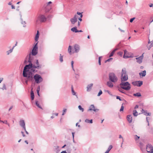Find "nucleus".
<instances>
[{
	"mask_svg": "<svg viewBox=\"0 0 153 153\" xmlns=\"http://www.w3.org/2000/svg\"><path fill=\"white\" fill-rule=\"evenodd\" d=\"M36 66L33 64V59L30 53L27 55L25 60L24 61V63L25 65L24 67H39V62L37 60H36Z\"/></svg>",
	"mask_w": 153,
	"mask_h": 153,
	"instance_id": "obj_1",
	"label": "nucleus"
},
{
	"mask_svg": "<svg viewBox=\"0 0 153 153\" xmlns=\"http://www.w3.org/2000/svg\"><path fill=\"white\" fill-rule=\"evenodd\" d=\"M120 88L126 91L130 89L131 87L130 84L128 82H122L120 84Z\"/></svg>",
	"mask_w": 153,
	"mask_h": 153,
	"instance_id": "obj_2",
	"label": "nucleus"
},
{
	"mask_svg": "<svg viewBox=\"0 0 153 153\" xmlns=\"http://www.w3.org/2000/svg\"><path fill=\"white\" fill-rule=\"evenodd\" d=\"M128 79V76L126 71L123 69L122 70L120 77L121 82H125L127 81Z\"/></svg>",
	"mask_w": 153,
	"mask_h": 153,
	"instance_id": "obj_3",
	"label": "nucleus"
},
{
	"mask_svg": "<svg viewBox=\"0 0 153 153\" xmlns=\"http://www.w3.org/2000/svg\"><path fill=\"white\" fill-rule=\"evenodd\" d=\"M109 79L112 82L115 83L118 80V79L115 74L113 73H110L109 74Z\"/></svg>",
	"mask_w": 153,
	"mask_h": 153,
	"instance_id": "obj_4",
	"label": "nucleus"
},
{
	"mask_svg": "<svg viewBox=\"0 0 153 153\" xmlns=\"http://www.w3.org/2000/svg\"><path fill=\"white\" fill-rule=\"evenodd\" d=\"M24 68L23 72V75L24 77H27V74L30 72L29 70L31 69V68ZM30 76L29 75L28 76V78L30 77Z\"/></svg>",
	"mask_w": 153,
	"mask_h": 153,
	"instance_id": "obj_5",
	"label": "nucleus"
},
{
	"mask_svg": "<svg viewBox=\"0 0 153 153\" xmlns=\"http://www.w3.org/2000/svg\"><path fill=\"white\" fill-rule=\"evenodd\" d=\"M38 42L35 44L34 47L32 49L31 51L32 55L33 56H35L38 53V46L37 44Z\"/></svg>",
	"mask_w": 153,
	"mask_h": 153,
	"instance_id": "obj_6",
	"label": "nucleus"
},
{
	"mask_svg": "<svg viewBox=\"0 0 153 153\" xmlns=\"http://www.w3.org/2000/svg\"><path fill=\"white\" fill-rule=\"evenodd\" d=\"M34 78L35 79L36 82L37 83H39L42 81V78L39 75L37 74H36L34 75Z\"/></svg>",
	"mask_w": 153,
	"mask_h": 153,
	"instance_id": "obj_7",
	"label": "nucleus"
},
{
	"mask_svg": "<svg viewBox=\"0 0 153 153\" xmlns=\"http://www.w3.org/2000/svg\"><path fill=\"white\" fill-rule=\"evenodd\" d=\"M146 150L148 153H153V147L150 144H148L147 145Z\"/></svg>",
	"mask_w": 153,
	"mask_h": 153,
	"instance_id": "obj_8",
	"label": "nucleus"
},
{
	"mask_svg": "<svg viewBox=\"0 0 153 153\" xmlns=\"http://www.w3.org/2000/svg\"><path fill=\"white\" fill-rule=\"evenodd\" d=\"M38 19L41 22H45L46 21V17L43 15H39L38 16Z\"/></svg>",
	"mask_w": 153,
	"mask_h": 153,
	"instance_id": "obj_9",
	"label": "nucleus"
},
{
	"mask_svg": "<svg viewBox=\"0 0 153 153\" xmlns=\"http://www.w3.org/2000/svg\"><path fill=\"white\" fill-rule=\"evenodd\" d=\"M77 15H75L73 18H71L70 19V21L72 24H74L76 22H77Z\"/></svg>",
	"mask_w": 153,
	"mask_h": 153,
	"instance_id": "obj_10",
	"label": "nucleus"
},
{
	"mask_svg": "<svg viewBox=\"0 0 153 153\" xmlns=\"http://www.w3.org/2000/svg\"><path fill=\"white\" fill-rule=\"evenodd\" d=\"M143 54L144 53H143L140 56L136 58V62L140 64L142 62V60L143 58Z\"/></svg>",
	"mask_w": 153,
	"mask_h": 153,
	"instance_id": "obj_11",
	"label": "nucleus"
},
{
	"mask_svg": "<svg viewBox=\"0 0 153 153\" xmlns=\"http://www.w3.org/2000/svg\"><path fill=\"white\" fill-rule=\"evenodd\" d=\"M92 110L95 112H97L99 111V109H95L94 105H91L90 106L89 109L88 110V111Z\"/></svg>",
	"mask_w": 153,
	"mask_h": 153,
	"instance_id": "obj_12",
	"label": "nucleus"
},
{
	"mask_svg": "<svg viewBox=\"0 0 153 153\" xmlns=\"http://www.w3.org/2000/svg\"><path fill=\"white\" fill-rule=\"evenodd\" d=\"M74 48L75 51L74 52H73V53H77L79 52L80 50V47L79 45L77 44H75L74 46Z\"/></svg>",
	"mask_w": 153,
	"mask_h": 153,
	"instance_id": "obj_13",
	"label": "nucleus"
},
{
	"mask_svg": "<svg viewBox=\"0 0 153 153\" xmlns=\"http://www.w3.org/2000/svg\"><path fill=\"white\" fill-rule=\"evenodd\" d=\"M19 123L20 126L22 127L23 129L25 128H26L25 123L24 120H20Z\"/></svg>",
	"mask_w": 153,
	"mask_h": 153,
	"instance_id": "obj_14",
	"label": "nucleus"
},
{
	"mask_svg": "<svg viewBox=\"0 0 153 153\" xmlns=\"http://www.w3.org/2000/svg\"><path fill=\"white\" fill-rule=\"evenodd\" d=\"M131 115H129L127 116V119L129 123H131L132 121V118Z\"/></svg>",
	"mask_w": 153,
	"mask_h": 153,
	"instance_id": "obj_15",
	"label": "nucleus"
},
{
	"mask_svg": "<svg viewBox=\"0 0 153 153\" xmlns=\"http://www.w3.org/2000/svg\"><path fill=\"white\" fill-rule=\"evenodd\" d=\"M146 111L144 110L143 109H142V113L144 115L146 116H150L151 113H147Z\"/></svg>",
	"mask_w": 153,
	"mask_h": 153,
	"instance_id": "obj_16",
	"label": "nucleus"
},
{
	"mask_svg": "<svg viewBox=\"0 0 153 153\" xmlns=\"http://www.w3.org/2000/svg\"><path fill=\"white\" fill-rule=\"evenodd\" d=\"M93 84L92 83L88 85L87 88V91H90L91 89V88L93 86Z\"/></svg>",
	"mask_w": 153,
	"mask_h": 153,
	"instance_id": "obj_17",
	"label": "nucleus"
},
{
	"mask_svg": "<svg viewBox=\"0 0 153 153\" xmlns=\"http://www.w3.org/2000/svg\"><path fill=\"white\" fill-rule=\"evenodd\" d=\"M111 82L109 81L107 82V85L110 88H112L113 86V84Z\"/></svg>",
	"mask_w": 153,
	"mask_h": 153,
	"instance_id": "obj_18",
	"label": "nucleus"
},
{
	"mask_svg": "<svg viewBox=\"0 0 153 153\" xmlns=\"http://www.w3.org/2000/svg\"><path fill=\"white\" fill-rule=\"evenodd\" d=\"M139 75L140 76H145L146 74V72L145 70L143 71L142 72L139 73Z\"/></svg>",
	"mask_w": 153,
	"mask_h": 153,
	"instance_id": "obj_19",
	"label": "nucleus"
},
{
	"mask_svg": "<svg viewBox=\"0 0 153 153\" xmlns=\"http://www.w3.org/2000/svg\"><path fill=\"white\" fill-rule=\"evenodd\" d=\"M128 53V51H127L126 50H124V55L123 56V57L124 58H127L129 57L127 56V55Z\"/></svg>",
	"mask_w": 153,
	"mask_h": 153,
	"instance_id": "obj_20",
	"label": "nucleus"
},
{
	"mask_svg": "<svg viewBox=\"0 0 153 153\" xmlns=\"http://www.w3.org/2000/svg\"><path fill=\"white\" fill-rule=\"evenodd\" d=\"M77 15H80V17L78 19L80 21H81L82 20V19L81 18L82 17V16H83V15L82 14V13H81L77 12Z\"/></svg>",
	"mask_w": 153,
	"mask_h": 153,
	"instance_id": "obj_21",
	"label": "nucleus"
},
{
	"mask_svg": "<svg viewBox=\"0 0 153 153\" xmlns=\"http://www.w3.org/2000/svg\"><path fill=\"white\" fill-rule=\"evenodd\" d=\"M71 30L72 31L75 33H77L78 31V30H77L76 27H75L72 28Z\"/></svg>",
	"mask_w": 153,
	"mask_h": 153,
	"instance_id": "obj_22",
	"label": "nucleus"
},
{
	"mask_svg": "<svg viewBox=\"0 0 153 153\" xmlns=\"http://www.w3.org/2000/svg\"><path fill=\"white\" fill-rule=\"evenodd\" d=\"M30 95L31 100H33L34 98V95L33 92L32 90L31 91Z\"/></svg>",
	"mask_w": 153,
	"mask_h": 153,
	"instance_id": "obj_23",
	"label": "nucleus"
},
{
	"mask_svg": "<svg viewBox=\"0 0 153 153\" xmlns=\"http://www.w3.org/2000/svg\"><path fill=\"white\" fill-rule=\"evenodd\" d=\"M15 46H13L12 49H10V50H9L8 51H7V54L8 55H9L10 53H12L13 52V50Z\"/></svg>",
	"mask_w": 153,
	"mask_h": 153,
	"instance_id": "obj_24",
	"label": "nucleus"
},
{
	"mask_svg": "<svg viewBox=\"0 0 153 153\" xmlns=\"http://www.w3.org/2000/svg\"><path fill=\"white\" fill-rule=\"evenodd\" d=\"M117 50V48H116V49H114L113 51L111 52V53L110 55H109V57H111L112 56H113V55L114 53Z\"/></svg>",
	"mask_w": 153,
	"mask_h": 153,
	"instance_id": "obj_25",
	"label": "nucleus"
},
{
	"mask_svg": "<svg viewBox=\"0 0 153 153\" xmlns=\"http://www.w3.org/2000/svg\"><path fill=\"white\" fill-rule=\"evenodd\" d=\"M36 105L39 108L42 109V107L40 105H39V103L38 102V101H36Z\"/></svg>",
	"mask_w": 153,
	"mask_h": 153,
	"instance_id": "obj_26",
	"label": "nucleus"
},
{
	"mask_svg": "<svg viewBox=\"0 0 153 153\" xmlns=\"http://www.w3.org/2000/svg\"><path fill=\"white\" fill-rule=\"evenodd\" d=\"M72 47L69 45V46L68 49V53H70V54H71V50H72Z\"/></svg>",
	"mask_w": 153,
	"mask_h": 153,
	"instance_id": "obj_27",
	"label": "nucleus"
},
{
	"mask_svg": "<svg viewBox=\"0 0 153 153\" xmlns=\"http://www.w3.org/2000/svg\"><path fill=\"white\" fill-rule=\"evenodd\" d=\"M138 81H136L132 82V84L134 86H138Z\"/></svg>",
	"mask_w": 153,
	"mask_h": 153,
	"instance_id": "obj_28",
	"label": "nucleus"
},
{
	"mask_svg": "<svg viewBox=\"0 0 153 153\" xmlns=\"http://www.w3.org/2000/svg\"><path fill=\"white\" fill-rule=\"evenodd\" d=\"M133 95L134 96H137V97H140L141 96V94L140 93L137 92L135 94H133Z\"/></svg>",
	"mask_w": 153,
	"mask_h": 153,
	"instance_id": "obj_29",
	"label": "nucleus"
},
{
	"mask_svg": "<svg viewBox=\"0 0 153 153\" xmlns=\"http://www.w3.org/2000/svg\"><path fill=\"white\" fill-rule=\"evenodd\" d=\"M71 91L72 94L74 95H75L76 96V97L77 98L78 97L77 95H76V93L74 92V91L73 89V88L72 87V86L71 87Z\"/></svg>",
	"mask_w": 153,
	"mask_h": 153,
	"instance_id": "obj_30",
	"label": "nucleus"
},
{
	"mask_svg": "<svg viewBox=\"0 0 153 153\" xmlns=\"http://www.w3.org/2000/svg\"><path fill=\"white\" fill-rule=\"evenodd\" d=\"M133 114L134 116L136 117L138 115L137 112L136 110H134L133 111Z\"/></svg>",
	"mask_w": 153,
	"mask_h": 153,
	"instance_id": "obj_31",
	"label": "nucleus"
},
{
	"mask_svg": "<svg viewBox=\"0 0 153 153\" xmlns=\"http://www.w3.org/2000/svg\"><path fill=\"white\" fill-rule=\"evenodd\" d=\"M143 84V81H138V86L140 87Z\"/></svg>",
	"mask_w": 153,
	"mask_h": 153,
	"instance_id": "obj_32",
	"label": "nucleus"
},
{
	"mask_svg": "<svg viewBox=\"0 0 153 153\" xmlns=\"http://www.w3.org/2000/svg\"><path fill=\"white\" fill-rule=\"evenodd\" d=\"M78 108L82 112H83L84 111V108L82 107L80 105H79L78 107Z\"/></svg>",
	"mask_w": 153,
	"mask_h": 153,
	"instance_id": "obj_33",
	"label": "nucleus"
},
{
	"mask_svg": "<svg viewBox=\"0 0 153 153\" xmlns=\"http://www.w3.org/2000/svg\"><path fill=\"white\" fill-rule=\"evenodd\" d=\"M63 56H62L61 54H60V57H59V60L61 62H63Z\"/></svg>",
	"mask_w": 153,
	"mask_h": 153,
	"instance_id": "obj_34",
	"label": "nucleus"
},
{
	"mask_svg": "<svg viewBox=\"0 0 153 153\" xmlns=\"http://www.w3.org/2000/svg\"><path fill=\"white\" fill-rule=\"evenodd\" d=\"M66 111H67L66 109V108L64 109L62 111L63 113H62V115H64L65 114V113H66Z\"/></svg>",
	"mask_w": 153,
	"mask_h": 153,
	"instance_id": "obj_35",
	"label": "nucleus"
},
{
	"mask_svg": "<svg viewBox=\"0 0 153 153\" xmlns=\"http://www.w3.org/2000/svg\"><path fill=\"white\" fill-rule=\"evenodd\" d=\"M123 103L122 104L121 108L120 110V111H123L124 108V107L123 106Z\"/></svg>",
	"mask_w": 153,
	"mask_h": 153,
	"instance_id": "obj_36",
	"label": "nucleus"
},
{
	"mask_svg": "<svg viewBox=\"0 0 153 153\" xmlns=\"http://www.w3.org/2000/svg\"><path fill=\"white\" fill-rule=\"evenodd\" d=\"M102 57V56H100L99 57L98 63L100 65H101V60Z\"/></svg>",
	"mask_w": 153,
	"mask_h": 153,
	"instance_id": "obj_37",
	"label": "nucleus"
},
{
	"mask_svg": "<svg viewBox=\"0 0 153 153\" xmlns=\"http://www.w3.org/2000/svg\"><path fill=\"white\" fill-rule=\"evenodd\" d=\"M1 89H2V90H6V86H5V84H3V87L1 88Z\"/></svg>",
	"mask_w": 153,
	"mask_h": 153,
	"instance_id": "obj_38",
	"label": "nucleus"
},
{
	"mask_svg": "<svg viewBox=\"0 0 153 153\" xmlns=\"http://www.w3.org/2000/svg\"><path fill=\"white\" fill-rule=\"evenodd\" d=\"M112 59H113V58H110L108 59L107 60H105V62L106 63L107 62H110V61L112 60Z\"/></svg>",
	"mask_w": 153,
	"mask_h": 153,
	"instance_id": "obj_39",
	"label": "nucleus"
},
{
	"mask_svg": "<svg viewBox=\"0 0 153 153\" xmlns=\"http://www.w3.org/2000/svg\"><path fill=\"white\" fill-rule=\"evenodd\" d=\"M139 146L141 149L142 150V147H143V144L141 142H140L139 143Z\"/></svg>",
	"mask_w": 153,
	"mask_h": 153,
	"instance_id": "obj_40",
	"label": "nucleus"
},
{
	"mask_svg": "<svg viewBox=\"0 0 153 153\" xmlns=\"http://www.w3.org/2000/svg\"><path fill=\"white\" fill-rule=\"evenodd\" d=\"M22 22H21V23L22 24L24 25L23 27H26V25H25V24H26V22L25 21H23L22 19Z\"/></svg>",
	"mask_w": 153,
	"mask_h": 153,
	"instance_id": "obj_41",
	"label": "nucleus"
},
{
	"mask_svg": "<svg viewBox=\"0 0 153 153\" xmlns=\"http://www.w3.org/2000/svg\"><path fill=\"white\" fill-rule=\"evenodd\" d=\"M140 138V137L138 136L137 135L135 136V139L136 140H138Z\"/></svg>",
	"mask_w": 153,
	"mask_h": 153,
	"instance_id": "obj_42",
	"label": "nucleus"
},
{
	"mask_svg": "<svg viewBox=\"0 0 153 153\" xmlns=\"http://www.w3.org/2000/svg\"><path fill=\"white\" fill-rule=\"evenodd\" d=\"M112 147H113L112 145H110L107 150L109 151L112 148Z\"/></svg>",
	"mask_w": 153,
	"mask_h": 153,
	"instance_id": "obj_43",
	"label": "nucleus"
},
{
	"mask_svg": "<svg viewBox=\"0 0 153 153\" xmlns=\"http://www.w3.org/2000/svg\"><path fill=\"white\" fill-rule=\"evenodd\" d=\"M102 94V91L101 90H100L99 92L97 94L98 96H100Z\"/></svg>",
	"mask_w": 153,
	"mask_h": 153,
	"instance_id": "obj_44",
	"label": "nucleus"
},
{
	"mask_svg": "<svg viewBox=\"0 0 153 153\" xmlns=\"http://www.w3.org/2000/svg\"><path fill=\"white\" fill-rule=\"evenodd\" d=\"M39 89H40L39 86L38 88L37 89V93L39 96Z\"/></svg>",
	"mask_w": 153,
	"mask_h": 153,
	"instance_id": "obj_45",
	"label": "nucleus"
},
{
	"mask_svg": "<svg viewBox=\"0 0 153 153\" xmlns=\"http://www.w3.org/2000/svg\"><path fill=\"white\" fill-rule=\"evenodd\" d=\"M39 38V36H35V40L36 42H38V40Z\"/></svg>",
	"mask_w": 153,
	"mask_h": 153,
	"instance_id": "obj_46",
	"label": "nucleus"
},
{
	"mask_svg": "<svg viewBox=\"0 0 153 153\" xmlns=\"http://www.w3.org/2000/svg\"><path fill=\"white\" fill-rule=\"evenodd\" d=\"M122 89V88H119L118 89L119 91H120V92H121V93H124V91Z\"/></svg>",
	"mask_w": 153,
	"mask_h": 153,
	"instance_id": "obj_47",
	"label": "nucleus"
},
{
	"mask_svg": "<svg viewBox=\"0 0 153 153\" xmlns=\"http://www.w3.org/2000/svg\"><path fill=\"white\" fill-rule=\"evenodd\" d=\"M148 119H150V117H146V120L147 122L148 123V125L149 126V121H148Z\"/></svg>",
	"mask_w": 153,
	"mask_h": 153,
	"instance_id": "obj_48",
	"label": "nucleus"
},
{
	"mask_svg": "<svg viewBox=\"0 0 153 153\" xmlns=\"http://www.w3.org/2000/svg\"><path fill=\"white\" fill-rule=\"evenodd\" d=\"M116 99H117L119 100L120 101H122V100L120 98V97L119 96H116Z\"/></svg>",
	"mask_w": 153,
	"mask_h": 153,
	"instance_id": "obj_49",
	"label": "nucleus"
},
{
	"mask_svg": "<svg viewBox=\"0 0 153 153\" xmlns=\"http://www.w3.org/2000/svg\"><path fill=\"white\" fill-rule=\"evenodd\" d=\"M152 47V46H151V45H150L149 46H148V45L147 46V47L149 50Z\"/></svg>",
	"mask_w": 153,
	"mask_h": 153,
	"instance_id": "obj_50",
	"label": "nucleus"
},
{
	"mask_svg": "<svg viewBox=\"0 0 153 153\" xmlns=\"http://www.w3.org/2000/svg\"><path fill=\"white\" fill-rule=\"evenodd\" d=\"M135 18H132L130 20V22H132L135 19Z\"/></svg>",
	"mask_w": 153,
	"mask_h": 153,
	"instance_id": "obj_51",
	"label": "nucleus"
},
{
	"mask_svg": "<svg viewBox=\"0 0 153 153\" xmlns=\"http://www.w3.org/2000/svg\"><path fill=\"white\" fill-rule=\"evenodd\" d=\"M85 122L86 123H89V120L87 119L85 120Z\"/></svg>",
	"mask_w": 153,
	"mask_h": 153,
	"instance_id": "obj_52",
	"label": "nucleus"
},
{
	"mask_svg": "<svg viewBox=\"0 0 153 153\" xmlns=\"http://www.w3.org/2000/svg\"><path fill=\"white\" fill-rule=\"evenodd\" d=\"M118 54L120 56H122L123 55V53L121 52H120L118 53Z\"/></svg>",
	"mask_w": 153,
	"mask_h": 153,
	"instance_id": "obj_53",
	"label": "nucleus"
},
{
	"mask_svg": "<svg viewBox=\"0 0 153 153\" xmlns=\"http://www.w3.org/2000/svg\"><path fill=\"white\" fill-rule=\"evenodd\" d=\"M24 130L26 133L27 134H29V133L28 132L26 131V128H24Z\"/></svg>",
	"mask_w": 153,
	"mask_h": 153,
	"instance_id": "obj_54",
	"label": "nucleus"
},
{
	"mask_svg": "<svg viewBox=\"0 0 153 153\" xmlns=\"http://www.w3.org/2000/svg\"><path fill=\"white\" fill-rule=\"evenodd\" d=\"M21 133L22 134V136L23 137H25V134H24V132L22 131H21Z\"/></svg>",
	"mask_w": 153,
	"mask_h": 153,
	"instance_id": "obj_55",
	"label": "nucleus"
},
{
	"mask_svg": "<svg viewBox=\"0 0 153 153\" xmlns=\"http://www.w3.org/2000/svg\"><path fill=\"white\" fill-rule=\"evenodd\" d=\"M73 64H74V62H73V61H72L71 62V67H74Z\"/></svg>",
	"mask_w": 153,
	"mask_h": 153,
	"instance_id": "obj_56",
	"label": "nucleus"
},
{
	"mask_svg": "<svg viewBox=\"0 0 153 153\" xmlns=\"http://www.w3.org/2000/svg\"><path fill=\"white\" fill-rule=\"evenodd\" d=\"M3 79V78H0V83L2 81Z\"/></svg>",
	"mask_w": 153,
	"mask_h": 153,
	"instance_id": "obj_57",
	"label": "nucleus"
},
{
	"mask_svg": "<svg viewBox=\"0 0 153 153\" xmlns=\"http://www.w3.org/2000/svg\"><path fill=\"white\" fill-rule=\"evenodd\" d=\"M36 36H39V31H37V33L36 35Z\"/></svg>",
	"mask_w": 153,
	"mask_h": 153,
	"instance_id": "obj_58",
	"label": "nucleus"
},
{
	"mask_svg": "<svg viewBox=\"0 0 153 153\" xmlns=\"http://www.w3.org/2000/svg\"><path fill=\"white\" fill-rule=\"evenodd\" d=\"M11 8H12V9H15V7L14 6H13V5H11Z\"/></svg>",
	"mask_w": 153,
	"mask_h": 153,
	"instance_id": "obj_59",
	"label": "nucleus"
},
{
	"mask_svg": "<svg viewBox=\"0 0 153 153\" xmlns=\"http://www.w3.org/2000/svg\"><path fill=\"white\" fill-rule=\"evenodd\" d=\"M72 137H73V139H74V133L73 132L72 133Z\"/></svg>",
	"mask_w": 153,
	"mask_h": 153,
	"instance_id": "obj_60",
	"label": "nucleus"
},
{
	"mask_svg": "<svg viewBox=\"0 0 153 153\" xmlns=\"http://www.w3.org/2000/svg\"><path fill=\"white\" fill-rule=\"evenodd\" d=\"M138 108V105H135V106L134 107V108L137 109V108Z\"/></svg>",
	"mask_w": 153,
	"mask_h": 153,
	"instance_id": "obj_61",
	"label": "nucleus"
},
{
	"mask_svg": "<svg viewBox=\"0 0 153 153\" xmlns=\"http://www.w3.org/2000/svg\"><path fill=\"white\" fill-rule=\"evenodd\" d=\"M119 138H122V139H123V137H122V136H121V135H119Z\"/></svg>",
	"mask_w": 153,
	"mask_h": 153,
	"instance_id": "obj_62",
	"label": "nucleus"
},
{
	"mask_svg": "<svg viewBox=\"0 0 153 153\" xmlns=\"http://www.w3.org/2000/svg\"><path fill=\"white\" fill-rule=\"evenodd\" d=\"M149 6L150 7H152V6H153V4H150L149 5Z\"/></svg>",
	"mask_w": 153,
	"mask_h": 153,
	"instance_id": "obj_63",
	"label": "nucleus"
},
{
	"mask_svg": "<svg viewBox=\"0 0 153 153\" xmlns=\"http://www.w3.org/2000/svg\"><path fill=\"white\" fill-rule=\"evenodd\" d=\"M61 153H67L65 151H62Z\"/></svg>",
	"mask_w": 153,
	"mask_h": 153,
	"instance_id": "obj_64",
	"label": "nucleus"
}]
</instances>
